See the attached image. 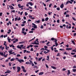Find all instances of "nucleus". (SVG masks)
I'll return each mask as SVG.
<instances>
[{"instance_id": "nucleus-2", "label": "nucleus", "mask_w": 76, "mask_h": 76, "mask_svg": "<svg viewBox=\"0 0 76 76\" xmlns=\"http://www.w3.org/2000/svg\"><path fill=\"white\" fill-rule=\"evenodd\" d=\"M6 41H4V45H5V49L6 50H8V48H9V46H7V45L6 44Z\"/></svg>"}, {"instance_id": "nucleus-63", "label": "nucleus", "mask_w": 76, "mask_h": 76, "mask_svg": "<svg viewBox=\"0 0 76 76\" xmlns=\"http://www.w3.org/2000/svg\"><path fill=\"white\" fill-rule=\"evenodd\" d=\"M76 66H73V69H76Z\"/></svg>"}, {"instance_id": "nucleus-10", "label": "nucleus", "mask_w": 76, "mask_h": 76, "mask_svg": "<svg viewBox=\"0 0 76 76\" xmlns=\"http://www.w3.org/2000/svg\"><path fill=\"white\" fill-rule=\"evenodd\" d=\"M28 4H30L31 6H32L33 5V4H32V3L31 2H29L28 3Z\"/></svg>"}, {"instance_id": "nucleus-43", "label": "nucleus", "mask_w": 76, "mask_h": 76, "mask_svg": "<svg viewBox=\"0 0 76 76\" xmlns=\"http://www.w3.org/2000/svg\"><path fill=\"white\" fill-rule=\"evenodd\" d=\"M20 20H21V18H20V17H19L18 19L17 20L19 21Z\"/></svg>"}, {"instance_id": "nucleus-52", "label": "nucleus", "mask_w": 76, "mask_h": 76, "mask_svg": "<svg viewBox=\"0 0 76 76\" xmlns=\"http://www.w3.org/2000/svg\"><path fill=\"white\" fill-rule=\"evenodd\" d=\"M38 47V46L37 45L34 46V47H35V48H37V47Z\"/></svg>"}, {"instance_id": "nucleus-47", "label": "nucleus", "mask_w": 76, "mask_h": 76, "mask_svg": "<svg viewBox=\"0 0 76 76\" xmlns=\"http://www.w3.org/2000/svg\"><path fill=\"white\" fill-rule=\"evenodd\" d=\"M51 6H52V4H50L49 5V7H51Z\"/></svg>"}, {"instance_id": "nucleus-21", "label": "nucleus", "mask_w": 76, "mask_h": 76, "mask_svg": "<svg viewBox=\"0 0 76 76\" xmlns=\"http://www.w3.org/2000/svg\"><path fill=\"white\" fill-rule=\"evenodd\" d=\"M47 58H48L46 59L47 60H48V61H49V60L50 59V57H49V56H47Z\"/></svg>"}, {"instance_id": "nucleus-61", "label": "nucleus", "mask_w": 76, "mask_h": 76, "mask_svg": "<svg viewBox=\"0 0 76 76\" xmlns=\"http://www.w3.org/2000/svg\"><path fill=\"white\" fill-rule=\"evenodd\" d=\"M26 51H27L26 50H24V51H23V53H26Z\"/></svg>"}, {"instance_id": "nucleus-50", "label": "nucleus", "mask_w": 76, "mask_h": 76, "mask_svg": "<svg viewBox=\"0 0 76 76\" xmlns=\"http://www.w3.org/2000/svg\"><path fill=\"white\" fill-rule=\"evenodd\" d=\"M32 63V66H35V65L34 64V63H33V62L31 63Z\"/></svg>"}, {"instance_id": "nucleus-18", "label": "nucleus", "mask_w": 76, "mask_h": 76, "mask_svg": "<svg viewBox=\"0 0 76 76\" xmlns=\"http://www.w3.org/2000/svg\"><path fill=\"white\" fill-rule=\"evenodd\" d=\"M35 37H34V38H33L29 40V42H31V41H32V40H34V39H35Z\"/></svg>"}, {"instance_id": "nucleus-27", "label": "nucleus", "mask_w": 76, "mask_h": 76, "mask_svg": "<svg viewBox=\"0 0 76 76\" xmlns=\"http://www.w3.org/2000/svg\"><path fill=\"white\" fill-rule=\"evenodd\" d=\"M72 71L74 72H76V69H73Z\"/></svg>"}, {"instance_id": "nucleus-53", "label": "nucleus", "mask_w": 76, "mask_h": 76, "mask_svg": "<svg viewBox=\"0 0 76 76\" xmlns=\"http://www.w3.org/2000/svg\"><path fill=\"white\" fill-rule=\"evenodd\" d=\"M55 45L56 46H57L58 45V44L57 43V42L55 43Z\"/></svg>"}, {"instance_id": "nucleus-56", "label": "nucleus", "mask_w": 76, "mask_h": 76, "mask_svg": "<svg viewBox=\"0 0 76 76\" xmlns=\"http://www.w3.org/2000/svg\"><path fill=\"white\" fill-rule=\"evenodd\" d=\"M34 68H37V69H38V67H37V66L35 65L34 66Z\"/></svg>"}, {"instance_id": "nucleus-15", "label": "nucleus", "mask_w": 76, "mask_h": 76, "mask_svg": "<svg viewBox=\"0 0 76 76\" xmlns=\"http://www.w3.org/2000/svg\"><path fill=\"white\" fill-rule=\"evenodd\" d=\"M72 48H66V50H72Z\"/></svg>"}, {"instance_id": "nucleus-48", "label": "nucleus", "mask_w": 76, "mask_h": 76, "mask_svg": "<svg viewBox=\"0 0 76 76\" xmlns=\"http://www.w3.org/2000/svg\"><path fill=\"white\" fill-rule=\"evenodd\" d=\"M17 47L18 48H21L20 46H17Z\"/></svg>"}, {"instance_id": "nucleus-20", "label": "nucleus", "mask_w": 76, "mask_h": 76, "mask_svg": "<svg viewBox=\"0 0 76 76\" xmlns=\"http://www.w3.org/2000/svg\"><path fill=\"white\" fill-rule=\"evenodd\" d=\"M15 59L14 58H12L10 59V61H15Z\"/></svg>"}, {"instance_id": "nucleus-49", "label": "nucleus", "mask_w": 76, "mask_h": 76, "mask_svg": "<svg viewBox=\"0 0 76 76\" xmlns=\"http://www.w3.org/2000/svg\"><path fill=\"white\" fill-rule=\"evenodd\" d=\"M34 31H30L29 32V33H33Z\"/></svg>"}, {"instance_id": "nucleus-1", "label": "nucleus", "mask_w": 76, "mask_h": 76, "mask_svg": "<svg viewBox=\"0 0 76 76\" xmlns=\"http://www.w3.org/2000/svg\"><path fill=\"white\" fill-rule=\"evenodd\" d=\"M16 60H17L19 62V63H22V62H24V60L23 59H19L18 58H15Z\"/></svg>"}, {"instance_id": "nucleus-41", "label": "nucleus", "mask_w": 76, "mask_h": 76, "mask_svg": "<svg viewBox=\"0 0 76 76\" xmlns=\"http://www.w3.org/2000/svg\"><path fill=\"white\" fill-rule=\"evenodd\" d=\"M55 41H54V42H55V43L56 42H57V39H55Z\"/></svg>"}, {"instance_id": "nucleus-54", "label": "nucleus", "mask_w": 76, "mask_h": 76, "mask_svg": "<svg viewBox=\"0 0 76 76\" xmlns=\"http://www.w3.org/2000/svg\"><path fill=\"white\" fill-rule=\"evenodd\" d=\"M42 4H43L44 5V6H45V7L46 6V4H44V2H42Z\"/></svg>"}, {"instance_id": "nucleus-3", "label": "nucleus", "mask_w": 76, "mask_h": 76, "mask_svg": "<svg viewBox=\"0 0 76 76\" xmlns=\"http://www.w3.org/2000/svg\"><path fill=\"white\" fill-rule=\"evenodd\" d=\"M32 25H33L32 26V27L34 28V29H36V28H37V26L34 23H32Z\"/></svg>"}, {"instance_id": "nucleus-40", "label": "nucleus", "mask_w": 76, "mask_h": 76, "mask_svg": "<svg viewBox=\"0 0 76 76\" xmlns=\"http://www.w3.org/2000/svg\"><path fill=\"white\" fill-rule=\"evenodd\" d=\"M40 28H41V29H43V28H44V27H43V25H41V26Z\"/></svg>"}, {"instance_id": "nucleus-30", "label": "nucleus", "mask_w": 76, "mask_h": 76, "mask_svg": "<svg viewBox=\"0 0 76 76\" xmlns=\"http://www.w3.org/2000/svg\"><path fill=\"white\" fill-rule=\"evenodd\" d=\"M25 16H27V15H28V13H27V12H25Z\"/></svg>"}, {"instance_id": "nucleus-17", "label": "nucleus", "mask_w": 76, "mask_h": 76, "mask_svg": "<svg viewBox=\"0 0 76 76\" xmlns=\"http://www.w3.org/2000/svg\"><path fill=\"white\" fill-rule=\"evenodd\" d=\"M49 19V18H48V17H47L45 19V21H48V20Z\"/></svg>"}, {"instance_id": "nucleus-38", "label": "nucleus", "mask_w": 76, "mask_h": 76, "mask_svg": "<svg viewBox=\"0 0 76 76\" xmlns=\"http://www.w3.org/2000/svg\"><path fill=\"white\" fill-rule=\"evenodd\" d=\"M16 56H17V57H20V55L19 54H18Z\"/></svg>"}, {"instance_id": "nucleus-59", "label": "nucleus", "mask_w": 76, "mask_h": 76, "mask_svg": "<svg viewBox=\"0 0 76 76\" xmlns=\"http://www.w3.org/2000/svg\"><path fill=\"white\" fill-rule=\"evenodd\" d=\"M21 68L23 69H25V67H24V66H21Z\"/></svg>"}, {"instance_id": "nucleus-11", "label": "nucleus", "mask_w": 76, "mask_h": 76, "mask_svg": "<svg viewBox=\"0 0 76 76\" xmlns=\"http://www.w3.org/2000/svg\"><path fill=\"white\" fill-rule=\"evenodd\" d=\"M70 70H68L67 75L68 76H69V75H70Z\"/></svg>"}, {"instance_id": "nucleus-4", "label": "nucleus", "mask_w": 76, "mask_h": 76, "mask_svg": "<svg viewBox=\"0 0 76 76\" xmlns=\"http://www.w3.org/2000/svg\"><path fill=\"white\" fill-rule=\"evenodd\" d=\"M17 72H19L20 71V67L19 66H17Z\"/></svg>"}, {"instance_id": "nucleus-34", "label": "nucleus", "mask_w": 76, "mask_h": 76, "mask_svg": "<svg viewBox=\"0 0 76 76\" xmlns=\"http://www.w3.org/2000/svg\"><path fill=\"white\" fill-rule=\"evenodd\" d=\"M48 52H46V51H44V53H45V54H47V53H48Z\"/></svg>"}, {"instance_id": "nucleus-13", "label": "nucleus", "mask_w": 76, "mask_h": 76, "mask_svg": "<svg viewBox=\"0 0 76 76\" xmlns=\"http://www.w3.org/2000/svg\"><path fill=\"white\" fill-rule=\"evenodd\" d=\"M9 37H8L7 38V39L8 41V42H10V40H11V39L10 38L9 39Z\"/></svg>"}, {"instance_id": "nucleus-64", "label": "nucleus", "mask_w": 76, "mask_h": 76, "mask_svg": "<svg viewBox=\"0 0 76 76\" xmlns=\"http://www.w3.org/2000/svg\"><path fill=\"white\" fill-rule=\"evenodd\" d=\"M76 33H74V35H73L74 37H75V36H76Z\"/></svg>"}, {"instance_id": "nucleus-29", "label": "nucleus", "mask_w": 76, "mask_h": 76, "mask_svg": "<svg viewBox=\"0 0 76 76\" xmlns=\"http://www.w3.org/2000/svg\"><path fill=\"white\" fill-rule=\"evenodd\" d=\"M12 68H13V70H15V69H16V67L15 66H13Z\"/></svg>"}, {"instance_id": "nucleus-28", "label": "nucleus", "mask_w": 76, "mask_h": 76, "mask_svg": "<svg viewBox=\"0 0 76 76\" xmlns=\"http://www.w3.org/2000/svg\"><path fill=\"white\" fill-rule=\"evenodd\" d=\"M55 39H54V38L52 37L51 38V41H54V40H55Z\"/></svg>"}, {"instance_id": "nucleus-14", "label": "nucleus", "mask_w": 76, "mask_h": 76, "mask_svg": "<svg viewBox=\"0 0 76 76\" xmlns=\"http://www.w3.org/2000/svg\"><path fill=\"white\" fill-rule=\"evenodd\" d=\"M42 59V57L39 58H38V61H41Z\"/></svg>"}, {"instance_id": "nucleus-9", "label": "nucleus", "mask_w": 76, "mask_h": 76, "mask_svg": "<svg viewBox=\"0 0 76 76\" xmlns=\"http://www.w3.org/2000/svg\"><path fill=\"white\" fill-rule=\"evenodd\" d=\"M60 7L61 9H62L64 7V4H62L60 6Z\"/></svg>"}, {"instance_id": "nucleus-7", "label": "nucleus", "mask_w": 76, "mask_h": 76, "mask_svg": "<svg viewBox=\"0 0 76 76\" xmlns=\"http://www.w3.org/2000/svg\"><path fill=\"white\" fill-rule=\"evenodd\" d=\"M8 6H9V7L10 8H11V7H12L11 8V10H12V9H14V7H13V6H12V5H8Z\"/></svg>"}, {"instance_id": "nucleus-36", "label": "nucleus", "mask_w": 76, "mask_h": 76, "mask_svg": "<svg viewBox=\"0 0 76 76\" xmlns=\"http://www.w3.org/2000/svg\"><path fill=\"white\" fill-rule=\"evenodd\" d=\"M69 16H70L69 15H67V14H66V18H67L68 17H69Z\"/></svg>"}, {"instance_id": "nucleus-51", "label": "nucleus", "mask_w": 76, "mask_h": 76, "mask_svg": "<svg viewBox=\"0 0 76 76\" xmlns=\"http://www.w3.org/2000/svg\"><path fill=\"white\" fill-rule=\"evenodd\" d=\"M23 11H22L20 13V15L21 16H22V14H23Z\"/></svg>"}, {"instance_id": "nucleus-26", "label": "nucleus", "mask_w": 76, "mask_h": 76, "mask_svg": "<svg viewBox=\"0 0 76 76\" xmlns=\"http://www.w3.org/2000/svg\"><path fill=\"white\" fill-rule=\"evenodd\" d=\"M56 10H60V7H57L56 8Z\"/></svg>"}, {"instance_id": "nucleus-31", "label": "nucleus", "mask_w": 76, "mask_h": 76, "mask_svg": "<svg viewBox=\"0 0 76 76\" xmlns=\"http://www.w3.org/2000/svg\"><path fill=\"white\" fill-rule=\"evenodd\" d=\"M26 64H29V61L26 62Z\"/></svg>"}, {"instance_id": "nucleus-5", "label": "nucleus", "mask_w": 76, "mask_h": 76, "mask_svg": "<svg viewBox=\"0 0 76 76\" xmlns=\"http://www.w3.org/2000/svg\"><path fill=\"white\" fill-rule=\"evenodd\" d=\"M11 73V71L9 70H7V71L5 72V73Z\"/></svg>"}, {"instance_id": "nucleus-60", "label": "nucleus", "mask_w": 76, "mask_h": 76, "mask_svg": "<svg viewBox=\"0 0 76 76\" xmlns=\"http://www.w3.org/2000/svg\"><path fill=\"white\" fill-rule=\"evenodd\" d=\"M42 22H44V21H45V20H44V19L43 18V19H42Z\"/></svg>"}, {"instance_id": "nucleus-55", "label": "nucleus", "mask_w": 76, "mask_h": 76, "mask_svg": "<svg viewBox=\"0 0 76 76\" xmlns=\"http://www.w3.org/2000/svg\"><path fill=\"white\" fill-rule=\"evenodd\" d=\"M68 2L69 3H70V4H72V1H68Z\"/></svg>"}, {"instance_id": "nucleus-46", "label": "nucleus", "mask_w": 76, "mask_h": 76, "mask_svg": "<svg viewBox=\"0 0 76 76\" xmlns=\"http://www.w3.org/2000/svg\"><path fill=\"white\" fill-rule=\"evenodd\" d=\"M3 14L2 12L0 13V16H2V15Z\"/></svg>"}, {"instance_id": "nucleus-45", "label": "nucleus", "mask_w": 76, "mask_h": 76, "mask_svg": "<svg viewBox=\"0 0 76 76\" xmlns=\"http://www.w3.org/2000/svg\"><path fill=\"white\" fill-rule=\"evenodd\" d=\"M39 72V70H37V71H35V72L36 73H38V72Z\"/></svg>"}, {"instance_id": "nucleus-35", "label": "nucleus", "mask_w": 76, "mask_h": 76, "mask_svg": "<svg viewBox=\"0 0 76 76\" xmlns=\"http://www.w3.org/2000/svg\"><path fill=\"white\" fill-rule=\"evenodd\" d=\"M23 72H25V73H26V70L24 69H23Z\"/></svg>"}, {"instance_id": "nucleus-22", "label": "nucleus", "mask_w": 76, "mask_h": 76, "mask_svg": "<svg viewBox=\"0 0 76 76\" xmlns=\"http://www.w3.org/2000/svg\"><path fill=\"white\" fill-rule=\"evenodd\" d=\"M51 68H52V69H56V67L54 66H51Z\"/></svg>"}, {"instance_id": "nucleus-19", "label": "nucleus", "mask_w": 76, "mask_h": 76, "mask_svg": "<svg viewBox=\"0 0 76 76\" xmlns=\"http://www.w3.org/2000/svg\"><path fill=\"white\" fill-rule=\"evenodd\" d=\"M63 54L64 55V54H65V55H67L68 54V53H67V52L66 51L64 52Z\"/></svg>"}, {"instance_id": "nucleus-33", "label": "nucleus", "mask_w": 76, "mask_h": 76, "mask_svg": "<svg viewBox=\"0 0 76 76\" xmlns=\"http://www.w3.org/2000/svg\"><path fill=\"white\" fill-rule=\"evenodd\" d=\"M60 56V53H58L56 55L57 57H58V56Z\"/></svg>"}, {"instance_id": "nucleus-8", "label": "nucleus", "mask_w": 76, "mask_h": 76, "mask_svg": "<svg viewBox=\"0 0 76 76\" xmlns=\"http://www.w3.org/2000/svg\"><path fill=\"white\" fill-rule=\"evenodd\" d=\"M28 16L29 18H31L32 19H35V18L34 17L32 18V16L31 15H29Z\"/></svg>"}, {"instance_id": "nucleus-57", "label": "nucleus", "mask_w": 76, "mask_h": 76, "mask_svg": "<svg viewBox=\"0 0 76 76\" xmlns=\"http://www.w3.org/2000/svg\"><path fill=\"white\" fill-rule=\"evenodd\" d=\"M36 22H37V23H39L40 22V20H38L36 21Z\"/></svg>"}, {"instance_id": "nucleus-44", "label": "nucleus", "mask_w": 76, "mask_h": 76, "mask_svg": "<svg viewBox=\"0 0 76 76\" xmlns=\"http://www.w3.org/2000/svg\"><path fill=\"white\" fill-rule=\"evenodd\" d=\"M57 23H60V20L59 19L58 20H57Z\"/></svg>"}, {"instance_id": "nucleus-32", "label": "nucleus", "mask_w": 76, "mask_h": 76, "mask_svg": "<svg viewBox=\"0 0 76 76\" xmlns=\"http://www.w3.org/2000/svg\"><path fill=\"white\" fill-rule=\"evenodd\" d=\"M75 54H76V53H71V55H75Z\"/></svg>"}, {"instance_id": "nucleus-6", "label": "nucleus", "mask_w": 76, "mask_h": 76, "mask_svg": "<svg viewBox=\"0 0 76 76\" xmlns=\"http://www.w3.org/2000/svg\"><path fill=\"white\" fill-rule=\"evenodd\" d=\"M9 53H10V54H9V55H11V54H14V53H15V52L12 53V51H9Z\"/></svg>"}, {"instance_id": "nucleus-25", "label": "nucleus", "mask_w": 76, "mask_h": 76, "mask_svg": "<svg viewBox=\"0 0 76 76\" xmlns=\"http://www.w3.org/2000/svg\"><path fill=\"white\" fill-rule=\"evenodd\" d=\"M0 54L1 56H3L4 55V54L3 53L1 52H0Z\"/></svg>"}, {"instance_id": "nucleus-24", "label": "nucleus", "mask_w": 76, "mask_h": 76, "mask_svg": "<svg viewBox=\"0 0 76 76\" xmlns=\"http://www.w3.org/2000/svg\"><path fill=\"white\" fill-rule=\"evenodd\" d=\"M45 50H46V51H48L47 52H48V53L50 51L49 50L46 49V48H45Z\"/></svg>"}, {"instance_id": "nucleus-37", "label": "nucleus", "mask_w": 76, "mask_h": 76, "mask_svg": "<svg viewBox=\"0 0 76 76\" xmlns=\"http://www.w3.org/2000/svg\"><path fill=\"white\" fill-rule=\"evenodd\" d=\"M11 13H13H13H15V10H13L12 11L11 10Z\"/></svg>"}, {"instance_id": "nucleus-62", "label": "nucleus", "mask_w": 76, "mask_h": 76, "mask_svg": "<svg viewBox=\"0 0 76 76\" xmlns=\"http://www.w3.org/2000/svg\"><path fill=\"white\" fill-rule=\"evenodd\" d=\"M8 64L10 66H11V63L10 62Z\"/></svg>"}, {"instance_id": "nucleus-58", "label": "nucleus", "mask_w": 76, "mask_h": 76, "mask_svg": "<svg viewBox=\"0 0 76 76\" xmlns=\"http://www.w3.org/2000/svg\"><path fill=\"white\" fill-rule=\"evenodd\" d=\"M26 23V21H24L23 22V24Z\"/></svg>"}, {"instance_id": "nucleus-23", "label": "nucleus", "mask_w": 76, "mask_h": 76, "mask_svg": "<svg viewBox=\"0 0 76 76\" xmlns=\"http://www.w3.org/2000/svg\"><path fill=\"white\" fill-rule=\"evenodd\" d=\"M71 42L73 43V44H74V45H75L76 44H75V42L73 40H72Z\"/></svg>"}, {"instance_id": "nucleus-12", "label": "nucleus", "mask_w": 76, "mask_h": 76, "mask_svg": "<svg viewBox=\"0 0 76 76\" xmlns=\"http://www.w3.org/2000/svg\"><path fill=\"white\" fill-rule=\"evenodd\" d=\"M43 74H44V72H41L39 74V75H42Z\"/></svg>"}, {"instance_id": "nucleus-42", "label": "nucleus", "mask_w": 76, "mask_h": 76, "mask_svg": "<svg viewBox=\"0 0 76 76\" xmlns=\"http://www.w3.org/2000/svg\"><path fill=\"white\" fill-rule=\"evenodd\" d=\"M18 6L19 7V8H20L21 5H20V4H18Z\"/></svg>"}, {"instance_id": "nucleus-39", "label": "nucleus", "mask_w": 76, "mask_h": 76, "mask_svg": "<svg viewBox=\"0 0 76 76\" xmlns=\"http://www.w3.org/2000/svg\"><path fill=\"white\" fill-rule=\"evenodd\" d=\"M72 19H73V20H75V21H76V19H75V18H74V17H72Z\"/></svg>"}, {"instance_id": "nucleus-16", "label": "nucleus", "mask_w": 76, "mask_h": 76, "mask_svg": "<svg viewBox=\"0 0 76 76\" xmlns=\"http://www.w3.org/2000/svg\"><path fill=\"white\" fill-rule=\"evenodd\" d=\"M22 34H23L24 35H26V32H25L24 31H22Z\"/></svg>"}]
</instances>
